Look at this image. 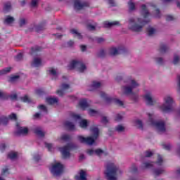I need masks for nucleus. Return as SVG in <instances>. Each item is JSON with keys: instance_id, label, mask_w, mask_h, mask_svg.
Here are the masks:
<instances>
[{"instance_id": "nucleus-61", "label": "nucleus", "mask_w": 180, "mask_h": 180, "mask_svg": "<svg viewBox=\"0 0 180 180\" xmlns=\"http://www.w3.org/2000/svg\"><path fill=\"white\" fill-rule=\"evenodd\" d=\"M45 146L46 147V148H48L49 151H51V148L53 147V145L51 143H45Z\"/></svg>"}, {"instance_id": "nucleus-43", "label": "nucleus", "mask_w": 180, "mask_h": 180, "mask_svg": "<svg viewBox=\"0 0 180 180\" xmlns=\"http://www.w3.org/2000/svg\"><path fill=\"white\" fill-rule=\"evenodd\" d=\"M106 56V52H105V50L101 49L100 50V51L98 53V57H99L100 58H103V57H105Z\"/></svg>"}, {"instance_id": "nucleus-3", "label": "nucleus", "mask_w": 180, "mask_h": 180, "mask_svg": "<svg viewBox=\"0 0 180 180\" xmlns=\"http://www.w3.org/2000/svg\"><path fill=\"white\" fill-rule=\"evenodd\" d=\"M119 172V167H117L113 163H109L107 165L106 169L104 172L107 180H116V174Z\"/></svg>"}, {"instance_id": "nucleus-28", "label": "nucleus", "mask_w": 180, "mask_h": 180, "mask_svg": "<svg viewBox=\"0 0 180 180\" xmlns=\"http://www.w3.org/2000/svg\"><path fill=\"white\" fill-rule=\"evenodd\" d=\"M12 9V5L11 2H7L4 4V12H9Z\"/></svg>"}, {"instance_id": "nucleus-38", "label": "nucleus", "mask_w": 180, "mask_h": 180, "mask_svg": "<svg viewBox=\"0 0 180 180\" xmlns=\"http://www.w3.org/2000/svg\"><path fill=\"white\" fill-rule=\"evenodd\" d=\"M129 11H134L136 9V4L133 3V1L130 0L128 3Z\"/></svg>"}, {"instance_id": "nucleus-25", "label": "nucleus", "mask_w": 180, "mask_h": 180, "mask_svg": "<svg viewBox=\"0 0 180 180\" xmlns=\"http://www.w3.org/2000/svg\"><path fill=\"white\" fill-rule=\"evenodd\" d=\"M120 23L118 21H113V22H105V27H112V26H117Z\"/></svg>"}, {"instance_id": "nucleus-17", "label": "nucleus", "mask_w": 180, "mask_h": 180, "mask_svg": "<svg viewBox=\"0 0 180 180\" xmlns=\"http://www.w3.org/2000/svg\"><path fill=\"white\" fill-rule=\"evenodd\" d=\"M61 87L63 90H58L56 91L57 95L59 96H64V90L69 89L70 84H67L65 83L62 84Z\"/></svg>"}, {"instance_id": "nucleus-32", "label": "nucleus", "mask_w": 180, "mask_h": 180, "mask_svg": "<svg viewBox=\"0 0 180 180\" xmlns=\"http://www.w3.org/2000/svg\"><path fill=\"white\" fill-rule=\"evenodd\" d=\"M60 140L63 141H70V140H71V136L68 134H63L60 136Z\"/></svg>"}, {"instance_id": "nucleus-8", "label": "nucleus", "mask_w": 180, "mask_h": 180, "mask_svg": "<svg viewBox=\"0 0 180 180\" xmlns=\"http://www.w3.org/2000/svg\"><path fill=\"white\" fill-rule=\"evenodd\" d=\"M101 98H103L105 99V102L107 103H115V105H117L118 106H123V101L108 96V94H106L105 92L101 91L100 94Z\"/></svg>"}, {"instance_id": "nucleus-47", "label": "nucleus", "mask_w": 180, "mask_h": 180, "mask_svg": "<svg viewBox=\"0 0 180 180\" xmlns=\"http://www.w3.org/2000/svg\"><path fill=\"white\" fill-rule=\"evenodd\" d=\"M19 75H14L13 77H11L9 79V82H15L17 79H19Z\"/></svg>"}, {"instance_id": "nucleus-14", "label": "nucleus", "mask_w": 180, "mask_h": 180, "mask_svg": "<svg viewBox=\"0 0 180 180\" xmlns=\"http://www.w3.org/2000/svg\"><path fill=\"white\" fill-rule=\"evenodd\" d=\"M79 106H80L82 110H85V109H88V108H89V104H88V101H86V98H83L80 100L79 102Z\"/></svg>"}, {"instance_id": "nucleus-33", "label": "nucleus", "mask_w": 180, "mask_h": 180, "mask_svg": "<svg viewBox=\"0 0 180 180\" xmlns=\"http://www.w3.org/2000/svg\"><path fill=\"white\" fill-rule=\"evenodd\" d=\"M11 70H12V68L8 67L0 70V75H5V74H8V72H11Z\"/></svg>"}, {"instance_id": "nucleus-51", "label": "nucleus", "mask_w": 180, "mask_h": 180, "mask_svg": "<svg viewBox=\"0 0 180 180\" xmlns=\"http://www.w3.org/2000/svg\"><path fill=\"white\" fill-rule=\"evenodd\" d=\"M130 172H131V174H136V172H137V167H136L135 165H133L130 169Z\"/></svg>"}, {"instance_id": "nucleus-16", "label": "nucleus", "mask_w": 180, "mask_h": 180, "mask_svg": "<svg viewBox=\"0 0 180 180\" xmlns=\"http://www.w3.org/2000/svg\"><path fill=\"white\" fill-rule=\"evenodd\" d=\"M145 101H146L147 105L150 106H153L154 105V101H153V98L151 97V94L148 93L143 96Z\"/></svg>"}, {"instance_id": "nucleus-7", "label": "nucleus", "mask_w": 180, "mask_h": 180, "mask_svg": "<svg viewBox=\"0 0 180 180\" xmlns=\"http://www.w3.org/2000/svg\"><path fill=\"white\" fill-rule=\"evenodd\" d=\"M70 70H74V68H77L79 72H84L86 70V66L81 61L73 60L70 62L69 65Z\"/></svg>"}, {"instance_id": "nucleus-5", "label": "nucleus", "mask_w": 180, "mask_h": 180, "mask_svg": "<svg viewBox=\"0 0 180 180\" xmlns=\"http://www.w3.org/2000/svg\"><path fill=\"white\" fill-rule=\"evenodd\" d=\"M77 148V145L74 143H68L66 146L60 148V151L62 154L63 158L65 160L70 158L71 157V150H75Z\"/></svg>"}, {"instance_id": "nucleus-24", "label": "nucleus", "mask_w": 180, "mask_h": 180, "mask_svg": "<svg viewBox=\"0 0 180 180\" xmlns=\"http://www.w3.org/2000/svg\"><path fill=\"white\" fill-rule=\"evenodd\" d=\"M39 51H41V47L40 46L32 47L31 48L30 54H31V56H33V54H37V53H39Z\"/></svg>"}, {"instance_id": "nucleus-18", "label": "nucleus", "mask_w": 180, "mask_h": 180, "mask_svg": "<svg viewBox=\"0 0 180 180\" xmlns=\"http://www.w3.org/2000/svg\"><path fill=\"white\" fill-rule=\"evenodd\" d=\"M64 126L68 130H70V131L75 130V125L70 121H65L64 122Z\"/></svg>"}, {"instance_id": "nucleus-12", "label": "nucleus", "mask_w": 180, "mask_h": 180, "mask_svg": "<svg viewBox=\"0 0 180 180\" xmlns=\"http://www.w3.org/2000/svg\"><path fill=\"white\" fill-rule=\"evenodd\" d=\"M16 127H17V130L15 132V136H22V135H25L27 134V133H29V129H27V127H21L19 125V123L16 124Z\"/></svg>"}, {"instance_id": "nucleus-64", "label": "nucleus", "mask_w": 180, "mask_h": 180, "mask_svg": "<svg viewBox=\"0 0 180 180\" xmlns=\"http://www.w3.org/2000/svg\"><path fill=\"white\" fill-rule=\"evenodd\" d=\"M88 30H95V26L92 25H87Z\"/></svg>"}, {"instance_id": "nucleus-13", "label": "nucleus", "mask_w": 180, "mask_h": 180, "mask_svg": "<svg viewBox=\"0 0 180 180\" xmlns=\"http://www.w3.org/2000/svg\"><path fill=\"white\" fill-rule=\"evenodd\" d=\"M85 6H89V3L84 2L82 4L79 0L74 1V8L75 11H81V9H83Z\"/></svg>"}, {"instance_id": "nucleus-2", "label": "nucleus", "mask_w": 180, "mask_h": 180, "mask_svg": "<svg viewBox=\"0 0 180 180\" xmlns=\"http://www.w3.org/2000/svg\"><path fill=\"white\" fill-rule=\"evenodd\" d=\"M137 22H136V19L134 18H129V30H132V32H141L143 30V27L147 25L150 22V20H144L141 18H137Z\"/></svg>"}, {"instance_id": "nucleus-55", "label": "nucleus", "mask_w": 180, "mask_h": 180, "mask_svg": "<svg viewBox=\"0 0 180 180\" xmlns=\"http://www.w3.org/2000/svg\"><path fill=\"white\" fill-rule=\"evenodd\" d=\"M8 119H11V120H16L18 117L16 116V114L12 113L11 115H8Z\"/></svg>"}, {"instance_id": "nucleus-30", "label": "nucleus", "mask_w": 180, "mask_h": 180, "mask_svg": "<svg viewBox=\"0 0 180 180\" xmlns=\"http://www.w3.org/2000/svg\"><path fill=\"white\" fill-rule=\"evenodd\" d=\"M34 133L37 134V136H39V137H43L44 136V132L43 131L40 130V129L37 128L34 130Z\"/></svg>"}, {"instance_id": "nucleus-45", "label": "nucleus", "mask_w": 180, "mask_h": 180, "mask_svg": "<svg viewBox=\"0 0 180 180\" xmlns=\"http://www.w3.org/2000/svg\"><path fill=\"white\" fill-rule=\"evenodd\" d=\"M136 124L138 126V129H141V130H143V122L141 120H137L136 121Z\"/></svg>"}, {"instance_id": "nucleus-42", "label": "nucleus", "mask_w": 180, "mask_h": 180, "mask_svg": "<svg viewBox=\"0 0 180 180\" xmlns=\"http://www.w3.org/2000/svg\"><path fill=\"white\" fill-rule=\"evenodd\" d=\"M148 36H151L155 33V30L153 27H148L147 29Z\"/></svg>"}, {"instance_id": "nucleus-9", "label": "nucleus", "mask_w": 180, "mask_h": 180, "mask_svg": "<svg viewBox=\"0 0 180 180\" xmlns=\"http://www.w3.org/2000/svg\"><path fill=\"white\" fill-rule=\"evenodd\" d=\"M63 171H64V166L60 162L53 165L51 169V172L54 176L61 175Z\"/></svg>"}, {"instance_id": "nucleus-11", "label": "nucleus", "mask_w": 180, "mask_h": 180, "mask_svg": "<svg viewBox=\"0 0 180 180\" xmlns=\"http://www.w3.org/2000/svg\"><path fill=\"white\" fill-rule=\"evenodd\" d=\"M127 50L126 48L122 46L119 47L118 49L116 48H110V56H117V54H124Z\"/></svg>"}, {"instance_id": "nucleus-50", "label": "nucleus", "mask_w": 180, "mask_h": 180, "mask_svg": "<svg viewBox=\"0 0 180 180\" xmlns=\"http://www.w3.org/2000/svg\"><path fill=\"white\" fill-rule=\"evenodd\" d=\"M179 63V56L178 55L174 56V60H173V64L174 65H176Z\"/></svg>"}, {"instance_id": "nucleus-22", "label": "nucleus", "mask_w": 180, "mask_h": 180, "mask_svg": "<svg viewBox=\"0 0 180 180\" xmlns=\"http://www.w3.org/2000/svg\"><path fill=\"white\" fill-rule=\"evenodd\" d=\"M167 51H168V46H167L165 44H161L159 49V52L161 54H164V53H167Z\"/></svg>"}, {"instance_id": "nucleus-19", "label": "nucleus", "mask_w": 180, "mask_h": 180, "mask_svg": "<svg viewBox=\"0 0 180 180\" xmlns=\"http://www.w3.org/2000/svg\"><path fill=\"white\" fill-rule=\"evenodd\" d=\"M76 180H86V173L84 170H80L79 176L77 175L75 176Z\"/></svg>"}, {"instance_id": "nucleus-53", "label": "nucleus", "mask_w": 180, "mask_h": 180, "mask_svg": "<svg viewBox=\"0 0 180 180\" xmlns=\"http://www.w3.org/2000/svg\"><path fill=\"white\" fill-rule=\"evenodd\" d=\"M155 17L161 18V11L158 8L155 10Z\"/></svg>"}, {"instance_id": "nucleus-26", "label": "nucleus", "mask_w": 180, "mask_h": 180, "mask_svg": "<svg viewBox=\"0 0 180 180\" xmlns=\"http://www.w3.org/2000/svg\"><path fill=\"white\" fill-rule=\"evenodd\" d=\"M8 122H9V118L8 117H6V116L0 117V123H1V124L6 126V124H8Z\"/></svg>"}, {"instance_id": "nucleus-62", "label": "nucleus", "mask_w": 180, "mask_h": 180, "mask_svg": "<svg viewBox=\"0 0 180 180\" xmlns=\"http://www.w3.org/2000/svg\"><path fill=\"white\" fill-rule=\"evenodd\" d=\"M34 160L37 162L40 161V155H34Z\"/></svg>"}, {"instance_id": "nucleus-34", "label": "nucleus", "mask_w": 180, "mask_h": 180, "mask_svg": "<svg viewBox=\"0 0 180 180\" xmlns=\"http://www.w3.org/2000/svg\"><path fill=\"white\" fill-rule=\"evenodd\" d=\"M20 99L25 103H31L32 102V99H30L29 96H27V95H25L23 97H21Z\"/></svg>"}, {"instance_id": "nucleus-36", "label": "nucleus", "mask_w": 180, "mask_h": 180, "mask_svg": "<svg viewBox=\"0 0 180 180\" xmlns=\"http://www.w3.org/2000/svg\"><path fill=\"white\" fill-rule=\"evenodd\" d=\"M155 176H158L161 175V174L164 173V169H155L154 171Z\"/></svg>"}, {"instance_id": "nucleus-63", "label": "nucleus", "mask_w": 180, "mask_h": 180, "mask_svg": "<svg viewBox=\"0 0 180 180\" xmlns=\"http://www.w3.org/2000/svg\"><path fill=\"white\" fill-rule=\"evenodd\" d=\"M108 4L111 6H116V3H115V0H108Z\"/></svg>"}, {"instance_id": "nucleus-27", "label": "nucleus", "mask_w": 180, "mask_h": 180, "mask_svg": "<svg viewBox=\"0 0 180 180\" xmlns=\"http://www.w3.org/2000/svg\"><path fill=\"white\" fill-rule=\"evenodd\" d=\"M79 126L82 129H86L88 127V121L86 120H82L79 122Z\"/></svg>"}, {"instance_id": "nucleus-49", "label": "nucleus", "mask_w": 180, "mask_h": 180, "mask_svg": "<svg viewBox=\"0 0 180 180\" xmlns=\"http://www.w3.org/2000/svg\"><path fill=\"white\" fill-rule=\"evenodd\" d=\"M19 25L20 27H22V26H25V25H26V19L20 18L19 20Z\"/></svg>"}, {"instance_id": "nucleus-56", "label": "nucleus", "mask_w": 180, "mask_h": 180, "mask_svg": "<svg viewBox=\"0 0 180 180\" xmlns=\"http://www.w3.org/2000/svg\"><path fill=\"white\" fill-rule=\"evenodd\" d=\"M96 113H98V111H96L94 109H90L89 110V114L90 115V116H95V115H96Z\"/></svg>"}, {"instance_id": "nucleus-37", "label": "nucleus", "mask_w": 180, "mask_h": 180, "mask_svg": "<svg viewBox=\"0 0 180 180\" xmlns=\"http://www.w3.org/2000/svg\"><path fill=\"white\" fill-rule=\"evenodd\" d=\"M142 169H146L147 168H153V164L149 162H144L141 166Z\"/></svg>"}, {"instance_id": "nucleus-31", "label": "nucleus", "mask_w": 180, "mask_h": 180, "mask_svg": "<svg viewBox=\"0 0 180 180\" xmlns=\"http://www.w3.org/2000/svg\"><path fill=\"white\" fill-rule=\"evenodd\" d=\"M46 22L44 23H41L39 25L35 27V30L36 32H37V33H39V32H41V30H44V25Z\"/></svg>"}, {"instance_id": "nucleus-52", "label": "nucleus", "mask_w": 180, "mask_h": 180, "mask_svg": "<svg viewBox=\"0 0 180 180\" xmlns=\"http://www.w3.org/2000/svg\"><path fill=\"white\" fill-rule=\"evenodd\" d=\"M115 122H121V120H123V116L120 114H117L115 119Z\"/></svg>"}, {"instance_id": "nucleus-40", "label": "nucleus", "mask_w": 180, "mask_h": 180, "mask_svg": "<svg viewBox=\"0 0 180 180\" xmlns=\"http://www.w3.org/2000/svg\"><path fill=\"white\" fill-rule=\"evenodd\" d=\"M22 60H23V54H22V53H19L15 56V61H22Z\"/></svg>"}, {"instance_id": "nucleus-48", "label": "nucleus", "mask_w": 180, "mask_h": 180, "mask_svg": "<svg viewBox=\"0 0 180 180\" xmlns=\"http://www.w3.org/2000/svg\"><path fill=\"white\" fill-rule=\"evenodd\" d=\"M38 109H39L40 110H43V112H45V113H47V112H48L47 107H46V105H39Z\"/></svg>"}, {"instance_id": "nucleus-59", "label": "nucleus", "mask_w": 180, "mask_h": 180, "mask_svg": "<svg viewBox=\"0 0 180 180\" xmlns=\"http://www.w3.org/2000/svg\"><path fill=\"white\" fill-rule=\"evenodd\" d=\"M95 153H96V155H101V154H103V150L98 148L95 150Z\"/></svg>"}, {"instance_id": "nucleus-41", "label": "nucleus", "mask_w": 180, "mask_h": 180, "mask_svg": "<svg viewBox=\"0 0 180 180\" xmlns=\"http://www.w3.org/2000/svg\"><path fill=\"white\" fill-rule=\"evenodd\" d=\"M18 154L16 153H10L8 155V158H10V160H15V158H17Z\"/></svg>"}, {"instance_id": "nucleus-23", "label": "nucleus", "mask_w": 180, "mask_h": 180, "mask_svg": "<svg viewBox=\"0 0 180 180\" xmlns=\"http://www.w3.org/2000/svg\"><path fill=\"white\" fill-rule=\"evenodd\" d=\"M46 103H49V105H54V103L58 102V100L57 98H46Z\"/></svg>"}, {"instance_id": "nucleus-39", "label": "nucleus", "mask_w": 180, "mask_h": 180, "mask_svg": "<svg viewBox=\"0 0 180 180\" xmlns=\"http://www.w3.org/2000/svg\"><path fill=\"white\" fill-rule=\"evenodd\" d=\"M164 162V160H162V157L161 156V155H158V161L155 162V164H157L159 166L162 165V162Z\"/></svg>"}, {"instance_id": "nucleus-58", "label": "nucleus", "mask_w": 180, "mask_h": 180, "mask_svg": "<svg viewBox=\"0 0 180 180\" xmlns=\"http://www.w3.org/2000/svg\"><path fill=\"white\" fill-rule=\"evenodd\" d=\"M155 60L158 64L162 65L164 63V60L162 59V58H156Z\"/></svg>"}, {"instance_id": "nucleus-35", "label": "nucleus", "mask_w": 180, "mask_h": 180, "mask_svg": "<svg viewBox=\"0 0 180 180\" xmlns=\"http://www.w3.org/2000/svg\"><path fill=\"white\" fill-rule=\"evenodd\" d=\"M70 33H72V34H76L78 39H82V35H81V33L78 32V31L75 29L70 30Z\"/></svg>"}, {"instance_id": "nucleus-29", "label": "nucleus", "mask_w": 180, "mask_h": 180, "mask_svg": "<svg viewBox=\"0 0 180 180\" xmlns=\"http://www.w3.org/2000/svg\"><path fill=\"white\" fill-rule=\"evenodd\" d=\"M102 84L99 82L94 81L91 84V88L94 89H97V88H101Z\"/></svg>"}, {"instance_id": "nucleus-46", "label": "nucleus", "mask_w": 180, "mask_h": 180, "mask_svg": "<svg viewBox=\"0 0 180 180\" xmlns=\"http://www.w3.org/2000/svg\"><path fill=\"white\" fill-rule=\"evenodd\" d=\"M35 93L37 95H44V94H46V92L44 91V90L43 89H38L35 91Z\"/></svg>"}, {"instance_id": "nucleus-20", "label": "nucleus", "mask_w": 180, "mask_h": 180, "mask_svg": "<svg viewBox=\"0 0 180 180\" xmlns=\"http://www.w3.org/2000/svg\"><path fill=\"white\" fill-rule=\"evenodd\" d=\"M31 65L32 67H40V65H41V59L39 58H34Z\"/></svg>"}, {"instance_id": "nucleus-44", "label": "nucleus", "mask_w": 180, "mask_h": 180, "mask_svg": "<svg viewBox=\"0 0 180 180\" xmlns=\"http://www.w3.org/2000/svg\"><path fill=\"white\" fill-rule=\"evenodd\" d=\"M116 131H118V133H122V131H124V127L122 125H118L115 127Z\"/></svg>"}, {"instance_id": "nucleus-60", "label": "nucleus", "mask_w": 180, "mask_h": 180, "mask_svg": "<svg viewBox=\"0 0 180 180\" xmlns=\"http://www.w3.org/2000/svg\"><path fill=\"white\" fill-rule=\"evenodd\" d=\"M166 20L167 22H171V20H174V16L171 15H168L166 16Z\"/></svg>"}, {"instance_id": "nucleus-57", "label": "nucleus", "mask_w": 180, "mask_h": 180, "mask_svg": "<svg viewBox=\"0 0 180 180\" xmlns=\"http://www.w3.org/2000/svg\"><path fill=\"white\" fill-rule=\"evenodd\" d=\"M144 155L146 158H150L152 157L153 155V152L150 151V150H147L144 153Z\"/></svg>"}, {"instance_id": "nucleus-54", "label": "nucleus", "mask_w": 180, "mask_h": 180, "mask_svg": "<svg viewBox=\"0 0 180 180\" xmlns=\"http://www.w3.org/2000/svg\"><path fill=\"white\" fill-rule=\"evenodd\" d=\"M162 146L165 150H167V151H169V150H171V144L165 145L164 143H162Z\"/></svg>"}, {"instance_id": "nucleus-6", "label": "nucleus", "mask_w": 180, "mask_h": 180, "mask_svg": "<svg viewBox=\"0 0 180 180\" xmlns=\"http://www.w3.org/2000/svg\"><path fill=\"white\" fill-rule=\"evenodd\" d=\"M149 122L151 126H155L158 130V133H165V122L164 121H155L151 117H149Z\"/></svg>"}, {"instance_id": "nucleus-15", "label": "nucleus", "mask_w": 180, "mask_h": 180, "mask_svg": "<svg viewBox=\"0 0 180 180\" xmlns=\"http://www.w3.org/2000/svg\"><path fill=\"white\" fill-rule=\"evenodd\" d=\"M141 15L143 16L144 19H147V18L150 16V12L147 9L146 4L141 6Z\"/></svg>"}, {"instance_id": "nucleus-10", "label": "nucleus", "mask_w": 180, "mask_h": 180, "mask_svg": "<svg viewBox=\"0 0 180 180\" xmlns=\"http://www.w3.org/2000/svg\"><path fill=\"white\" fill-rule=\"evenodd\" d=\"M140 84H139V83H137L135 80L132 79L131 81V86H123V89H124V94L125 95H133L134 93H133V89H134V88H137V86H139Z\"/></svg>"}, {"instance_id": "nucleus-21", "label": "nucleus", "mask_w": 180, "mask_h": 180, "mask_svg": "<svg viewBox=\"0 0 180 180\" xmlns=\"http://www.w3.org/2000/svg\"><path fill=\"white\" fill-rule=\"evenodd\" d=\"M13 22H15V18L11 15H7L4 20V23L6 25H11V23H13Z\"/></svg>"}, {"instance_id": "nucleus-4", "label": "nucleus", "mask_w": 180, "mask_h": 180, "mask_svg": "<svg viewBox=\"0 0 180 180\" xmlns=\"http://www.w3.org/2000/svg\"><path fill=\"white\" fill-rule=\"evenodd\" d=\"M165 103L160 106V110L163 113H169L174 111V99L168 96L165 98Z\"/></svg>"}, {"instance_id": "nucleus-1", "label": "nucleus", "mask_w": 180, "mask_h": 180, "mask_svg": "<svg viewBox=\"0 0 180 180\" xmlns=\"http://www.w3.org/2000/svg\"><path fill=\"white\" fill-rule=\"evenodd\" d=\"M91 131L93 133V137L85 138L83 136H77V140L82 143L88 144L89 146H92L98 137H99V129L96 127H92L91 128Z\"/></svg>"}]
</instances>
